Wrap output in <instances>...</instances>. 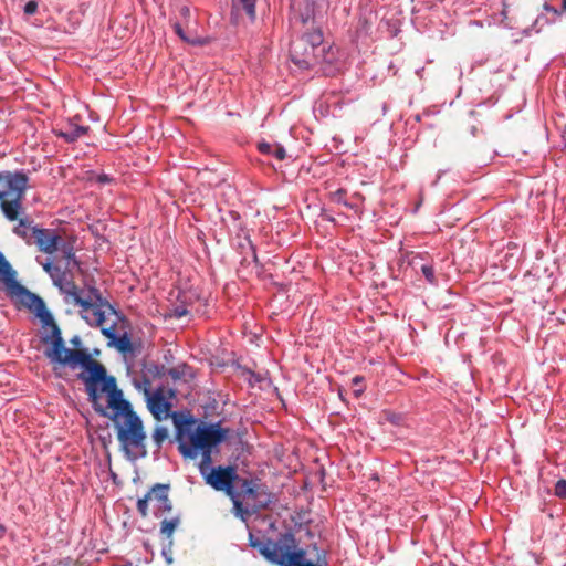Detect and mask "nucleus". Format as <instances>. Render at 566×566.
Listing matches in <instances>:
<instances>
[{"label": "nucleus", "instance_id": "6ab92c4d", "mask_svg": "<svg viewBox=\"0 0 566 566\" xmlns=\"http://www.w3.org/2000/svg\"><path fill=\"white\" fill-rule=\"evenodd\" d=\"M258 150L263 155H272L279 160H283L286 157V151L280 144L272 145L266 142H261L258 144Z\"/></svg>", "mask_w": 566, "mask_h": 566}, {"label": "nucleus", "instance_id": "ddd939ff", "mask_svg": "<svg viewBox=\"0 0 566 566\" xmlns=\"http://www.w3.org/2000/svg\"><path fill=\"white\" fill-rule=\"evenodd\" d=\"M318 51V65L316 72H322L326 76H333L340 71L342 62L338 56V49L322 42Z\"/></svg>", "mask_w": 566, "mask_h": 566}, {"label": "nucleus", "instance_id": "72a5a7b5", "mask_svg": "<svg viewBox=\"0 0 566 566\" xmlns=\"http://www.w3.org/2000/svg\"><path fill=\"white\" fill-rule=\"evenodd\" d=\"M174 31L175 33L185 42L189 43L190 40L187 38L181 24L179 22L174 23Z\"/></svg>", "mask_w": 566, "mask_h": 566}, {"label": "nucleus", "instance_id": "2eb2a0df", "mask_svg": "<svg viewBox=\"0 0 566 566\" xmlns=\"http://www.w3.org/2000/svg\"><path fill=\"white\" fill-rule=\"evenodd\" d=\"M169 489V484L156 483L149 490V493H151L150 501L155 502L154 515L156 517L161 516L164 513H169L172 510V503L168 497Z\"/></svg>", "mask_w": 566, "mask_h": 566}, {"label": "nucleus", "instance_id": "a18cd8bd", "mask_svg": "<svg viewBox=\"0 0 566 566\" xmlns=\"http://www.w3.org/2000/svg\"><path fill=\"white\" fill-rule=\"evenodd\" d=\"M161 368H164L161 366ZM148 371L151 373L154 376L160 374V367L157 364H151V366L148 368Z\"/></svg>", "mask_w": 566, "mask_h": 566}, {"label": "nucleus", "instance_id": "e433bc0d", "mask_svg": "<svg viewBox=\"0 0 566 566\" xmlns=\"http://www.w3.org/2000/svg\"><path fill=\"white\" fill-rule=\"evenodd\" d=\"M102 333L105 337H107L108 339H111L112 342L115 339V337L117 336L116 333L114 332L113 327L111 328H103L102 329Z\"/></svg>", "mask_w": 566, "mask_h": 566}, {"label": "nucleus", "instance_id": "a211bd4d", "mask_svg": "<svg viewBox=\"0 0 566 566\" xmlns=\"http://www.w3.org/2000/svg\"><path fill=\"white\" fill-rule=\"evenodd\" d=\"M33 221L29 218L19 219L18 226L13 228V232L23 239L28 244H32L33 237H31V229L34 228Z\"/></svg>", "mask_w": 566, "mask_h": 566}, {"label": "nucleus", "instance_id": "a19ab883", "mask_svg": "<svg viewBox=\"0 0 566 566\" xmlns=\"http://www.w3.org/2000/svg\"><path fill=\"white\" fill-rule=\"evenodd\" d=\"M352 200L359 202L363 206V202L365 201V197L360 192H354L352 195Z\"/></svg>", "mask_w": 566, "mask_h": 566}, {"label": "nucleus", "instance_id": "412c9836", "mask_svg": "<svg viewBox=\"0 0 566 566\" xmlns=\"http://www.w3.org/2000/svg\"><path fill=\"white\" fill-rule=\"evenodd\" d=\"M63 258L67 261V266L80 268L81 262L76 259L73 244L70 242H63L60 247Z\"/></svg>", "mask_w": 566, "mask_h": 566}, {"label": "nucleus", "instance_id": "dca6fc26", "mask_svg": "<svg viewBox=\"0 0 566 566\" xmlns=\"http://www.w3.org/2000/svg\"><path fill=\"white\" fill-rule=\"evenodd\" d=\"M256 0H231L230 22L238 25L240 22V12L243 11L251 22L256 19Z\"/></svg>", "mask_w": 566, "mask_h": 566}, {"label": "nucleus", "instance_id": "cd10ccee", "mask_svg": "<svg viewBox=\"0 0 566 566\" xmlns=\"http://www.w3.org/2000/svg\"><path fill=\"white\" fill-rule=\"evenodd\" d=\"M346 195H347V190L344 188H339L336 191L329 192L328 198L333 202L340 203V205L345 206V205H347V201H348L346 199Z\"/></svg>", "mask_w": 566, "mask_h": 566}, {"label": "nucleus", "instance_id": "aec40b11", "mask_svg": "<svg viewBox=\"0 0 566 566\" xmlns=\"http://www.w3.org/2000/svg\"><path fill=\"white\" fill-rule=\"evenodd\" d=\"M249 545L253 548H256L259 553L265 557V554L263 553V549L266 548L268 551H277V546L280 545V539L277 542H272L271 539H268L266 543H264L261 538L254 536L252 533L249 534Z\"/></svg>", "mask_w": 566, "mask_h": 566}, {"label": "nucleus", "instance_id": "49530a36", "mask_svg": "<svg viewBox=\"0 0 566 566\" xmlns=\"http://www.w3.org/2000/svg\"><path fill=\"white\" fill-rule=\"evenodd\" d=\"M9 264V262L7 261V259L4 258L3 253L0 252V272L4 269H7L6 266Z\"/></svg>", "mask_w": 566, "mask_h": 566}, {"label": "nucleus", "instance_id": "2f4dec72", "mask_svg": "<svg viewBox=\"0 0 566 566\" xmlns=\"http://www.w3.org/2000/svg\"><path fill=\"white\" fill-rule=\"evenodd\" d=\"M39 3L35 0H30L24 4L23 12L27 15H33L36 13Z\"/></svg>", "mask_w": 566, "mask_h": 566}, {"label": "nucleus", "instance_id": "8fccbe9b", "mask_svg": "<svg viewBox=\"0 0 566 566\" xmlns=\"http://www.w3.org/2000/svg\"><path fill=\"white\" fill-rule=\"evenodd\" d=\"M7 534V527L6 525L0 523V539H2Z\"/></svg>", "mask_w": 566, "mask_h": 566}, {"label": "nucleus", "instance_id": "4c0bfd02", "mask_svg": "<svg viewBox=\"0 0 566 566\" xmlns=\"http://www.w3.org/2000/svg\"><path fill=\"white\" fill-rule=\"evenodd\" d=\"M96 181L98 184H109L113 181V178L106 174H101L97 176Z\"/></svg>", "mask_w": 566, "mask_h": 566}, {"label": "nucleus", "instance_id": "603ef678", "mask_svg": "<svg viewBox=\"0 0 566 566\" xmlns=\"http://www.w3.org/2000/svg\"><path fill=\"white\" fill-rule=\"evenodd\" d=\"M562 11L566 12V0H562Z\"/></svg>", "mask_w": 566, "mask_h": 566}, {"label": "nucleus", "instance_id": "c85d7f7f", "mask_svg": "<svg viewBox=\"0 0 566 566\" xmlns=\"http://www.w3.org/2000/svg\"><path fill=\"white\" fill-rule=\"evenodd\" d=\"M325 102L328 106H333L334 108H342V96L338 93L332 92L327 94Z\"/></svg>", "mask_w": 566, "mask_h": 566}, {"label": "nucleus", "instance_id": "58836bf2", "mask_svg": "<svg viewBox=\"0 0 566 566\" xmlns=\"http://www.w3.org/2000/svg\"><path fill=\"white\" fill-rule=\"evenodd\" d=\"M249 374H250L249 382H250L251 385H253V382H260V381H262V377H261L259 374H256V373H254V371H252V370H249Z\"/></svg>", "mask_w": 566, "mask_h": 566}, {"label": "nucleus", "instance_id": "f8f14e48", "mask_svg": "<svg viewBox=\"0 0 566 566\" xmlns=\"http://www.w3.org/2000/svg\"><path fill=\"white\" fill-rule=\"evenodd\" d=\"M31 237H33L32 244L46 254L55 253L64 242L57 230L50 228L34 227L31 229Z\"/></svg>", "mask_w": 566, "mask_h": 566}, {"label": "nucleus", "instance_id": "473e14b6", "mask_svg": "<svg viewBox=\"0 0 566 566\" xmlns=\"http://www.w3.org/2000/svg\"><path fill=\"white\" fill-rule=\"evenodd\" d=\"M348 209L353 210L355 214L358 217H361L364 208L359 202L356 201H347V205H345Z\"/></svg>", "mask_w": 566, "mask_h": 566}, {"label": "nucleus", "instance_id": "c03bdc74", "mask_svg": "<svg viewBox=\"0 0 566 566\" xmlns=\"http://www.w3.org/2000/svg\"><path fill=\"white\" fill-rule=\"evenodd\" d=\"M321 217L323 220H326L328 222L335 223L336 221L335 218L332 214L327 213L325 210L322 211Z\"/></svg>", "mask_w": 566, "mask_h": 566}, {"label": "nucleus", "instance_id": "f03ea898", "mask_svg": "<svg viewBox=\"0 0 566 566\" xmlns=\"http://www.w3.org/2000/svg\"><path fill=\"white\" fill-rule=\"evenodd\" d=\"M77 379L85 385L88 400L95 411L111 420L133 409L132 403L124 399L123 391L117 388L114 376L107 375L105 366L94 358L77 374Z\"/></svg>", "mask_w": 566, "mask_h": 566}, {"label": "nucleus", "instance_id": "7ed1b4c3", "mask_svg": "<svg viewBox=\"0 0 566 566\" xmlns=\"http://www.w3.org/2000/svg\"><path fill=\"white\" fill-rule=\"evenodd\" d=\"M230 500L235 516L247 521L253 513L269 509L275 496L259 479L241 476Z\"/></svg>", "mask_w": 566, "mask_h": 566}, {"label": "nucleus", "instance_id": "b1692460", "mask_svg": "<svg viewBox=\"0 0 566 566\" xmlns=\"http://www.w3.org/2000/svg\"><path fill=\"white\" fill-rule=\"evenodd\" d=\"M113 344L122 353L130 352L133 348L130 337L126 333L122 336H116Z\"/></svg>", "mask_w": 566, "mask_h": 566}, {"label": "nucleus", "instance_id": "f3484780", "mask_svg": "<svg viewBox=\"0 0 566 566\" xmlns=\"http://www.w3.org/2000/svg\"><path fill=\"white\" fill-rule=\"evenodd\" d=\"M88 132V126L78 125L72 120H69L64 127L53 129V134L56 137L64 139L69 144L77 142L81 137L87 135Z\"/></svg>", "mask_w": 566, "mask_h": 566}, {"label": "nucleus", "instance_id": "7c9ffc66", "mask_svg": "<svg viewBox=\"0 0 566 566\" xmlns=\"http://www.w3.org/2000/svg\"><path fill=\"white\" fill-rule=\"evenodd\" d=\"M554 494L559 499L566 500V480L560 479L556 482L554 488Z\"/></svg>", "mask_w": 566, "mask_h": 566}, {"label": "nucleus", "instance_id": "5701e85b", "mask_svg": "<svg viewBox=\"0 0 566 566\" xmlns=\"http://www.w3.org/2000/svg\"><path fill=\"white\" fill-rule=\"evenodd\" d=\"M33 313L40 318L44 326H51L55 324L52 314L46 310L45 303L39 305V307H36Z\"/></svg>", "mask_w": 566, "mask_h": 566}, {"label": "nucleus", "instance_id": "4468645a", "mask_svg": "<svg viewBox=\"0 0 566 566\" xmlns=\"http://www.w3.org/2000/svg\"><path fill=\"white\" fill-rule=\"evenodd\" d=\"M145 394L148 395L147 407L156 420L160 421L169 416L171 417L174 413H169L171 403L165 398L163 388L156 389L153 395H149L148 389H145Z\"/></svg>", "mask_w": 566, "mask_h": 566}, {"label": "nucleus", "instance_id": "ea45409f", "mask_svg": "<svg viewBox=\"0 0 566 566\" xmlns=\"http://www.w3.org/2000/svg\"><path fill=\"white\" fill-rule=\"evenodd\" d=\"M70 343L75 347L74 349H81L82 339L78 335L73 336Z\"/></svg>", "mask_w": 566, "mask_h": 566}, {"label": "nucleus", "instance_id": "20e7f679", "mask_svg": "<svg viewBox=\"0 0 566 566\" xmlns=\"http://www.w3.org/2000/svg\"><path fill=\"white\" fill-rule=\"evenodd\" d=\"M94 280L91 282H85V291L87 292V297L81 296V291L72 280L64 281L63 277L61 280H55V286L60 289V291L71 296L73 302L81 306L86 314L82 315L83 319L90 326H101L105 321V314L102 311L103 307H107L113 310L111 303L102 295L101 291L95 286Z\"/></svg>", "mask_w": 566, "mask_h": 566}, {"label": "nucleus", "instance_id": "de8ad7c7", "mask_svg": "<svg viewBox=\"0 0 566 566\" xmlns=\"http://www.w3.org/2000/svg\"><path fill=\"white\" fill-rule=\"evenodd\" d=\"M168 374L172 379H179L181 377L180 373L175 368L169 369Z\"/></svg>", "mask_w": 566, "mask_h": 566}, {"label": "nucleus", "instance_id": "f704fd0d", "mask_svg": "<svg viewBox=\"0 0 566 566\" xmlns=\"http://www.w3.org/2000/svg\"><path fill=\"white\" fill-rule=\"evenodd\" d=\"M327 565H328V562H327V557H326V552L322 551L321 553L317 554V566H327Z\"/></svg>", "mask_w": 566, "mask_h": 566}, {"label": "nucleus", "instance_id": "c9c22d12", "mask_svg": "<svg viewBox=\"0 0 566 566\" xmlns=\"http://www.w3.org/2000/svg\"><path fill=\"white\" fill-rule=\"evenodd\" d=\"M543 8H544V10H545L546 12H551V13H553L554 15H560V14L564 12V11H562V10L556 9L555 7H553L552 4H549V3H547V2H546V3H544Z\"/></svg>", "mask_w": 566, "mask_h": 566}, {"label": "nucleus", "instance_id": "423d86ee", "mask_svg": "<svg viewBox=\"0 0 566 566\" xmlns=\"http://www.w3.org/2000/svg\"><path fill=\"white\" fill-rule=\"evenodd\" d=\"M29 178L23 171H0V208L9 221L23 212L22 201Z\"/></svg>", "mask_w": 566, "mask_h": 566}, {"label": "nucleus", "instance_id": "c756f323", "mask_svg": "<svg viewBox=\"0 0 566 566\" xmlns=\"http://www.w3.org/2000/svg\"><path fill=\"white\" fill-rule=\"evenodd\" d=\"M421 272H422L423 276L426 277V280L430 284H434L437 282L436 275H434V269L431 264L421 265Z\"/></svg>", "mask_w": 566, "mask_h": 566}, {"label": "nucleus", "instance_id": "09e8293b", "mask_svg": "<svg viewBox=\"0 0 566 566\" xmlns=\"http://www.w3.org/2000/svg\"><path fill=\"white\" fill-rule=\"evenodd\" d=\"M363 380H364V377H361V376H355V377L353 378V380H352V381H353V385L357 386V385H359L360 382H363Z\"/></svg>", "mask_w": 566, "mask_h": 566}, {"label": "nucleus", "instance_id": "a878e982", "mask_svg": "<svg viewBox=\"0 0 566 566\" xmlns=\"http://www.w3.org/2000/svg\"><path fill=\"white\" fill-rule=\"evenodd\" d=\"M168 438V429L164 426H158L153 432V439L157 448L160 449L164 441Z\"/></svg>", "mask_w": 566, "mask_h": 566}, {"label": "nucleus", "instance_id": "37998d69", "mask_svg": "<svg viewBox=\"0 0 566 566\" xmlns=\"http://www.w3.org/2000/svg\"><path fill=\"white\" fill-rule=\"evenodd\" d=\"M187 314H188V311L185 307H179L178 306V307L175 308V316L178 317V318H180V317H182V316H185Z\"/></svg>", "mask_w": 566, "mask_h": 566}, {"label": "nucleus", "instance_id": "9d476101", "mask_svg": "<svg viewBox=\"0 0 566 566\" xmlns=\"http://www.w3.org/2000/svg\"><path fill=\"white\" fill-rule=\"evenodd\" d=\"M6 268L0 272V281L4 283L11 296H17L21 305L34 312L44 301L15 280L17 273L10 263Z\"/></svg>", "mask_w": 566, "mask_h": 566}, {"label": "nucleus", "instance_id": "3c124183", "mask_svg": "<svg viewBox=\"0 0 566 566\" xmlns=\"http://www.w3.org/2000/svg\"><path fill=\"white\" fill-rule=\"evenodd\" d=\"M163 555L165 556L167 563H171L172 562V558L166 554V552H163Z\"/></svg>", "mask_w": 566, "mask_h": 566}, {"label": "nucleus", "instance_id": "1a4fd4ad", "mask_svg": "<svg viewBox=\"0 0 566 566\" xmlns=\"http://www.w3.org/2000/svg\"><path fill=\"white\" fill-rule=\"evenodd\" d=\"M296 538L293 533L285 532L280 534V545L277 546V551H268L263 549L265 554V558L272 564H276L279 566H317V560L315 563L305 559V551L304 549H295Z\"/></svg>", "mask_w": 566, "mask_h": 566}, {"label": "nucleus", "instance_id": "6e6552de", "mask_svg": "<svg viewBox=\"0 0 566 566\" xmlns=\"http://www.w3.org/2000/svg\"><path fill=\"white\" fill-rule=\"evenodd\" d=\"M323 42V32L316 28L303 33L290 44L291 61L300 70H315L318 65V51Z\"/></svg>", "mask_w": 566, "mask_h": 566}, {"label": "nucleus", "instance_id": "bb28decb", "mask_svg": "<svg viewBox=\"0 0 566 566\" xmlns=\"http://www.w3.org/2000/svg\"><path fill=\"white\" fill-rule=\"evenodd\" d=\"M151 500V493L149 491L137 501V511L142 517L148 516V503Z\"/></svg>", "mask_w": 566, "mask_h": 566}, {"label": "nucleus", "instance_id": "4be33fe9", "mask_svg": "<svg viewBox=\"0 0 566 566\" xmlns=\"http://www.w3.org/2000/svg\"><path fill=\"white\" fill-rule=\"evenodd\" d=\"M180 524V516H175L170 520H163L160 523V534L167 538H170L175 530Z\"/></svg>", "mask_w": 566, "mask_h": 566}, {"label": "nucleus", "instance_id": "9b49d317", "mask_svg": "<svg viewBox=\"0 0 566 566\" xmlns=\"http://www.w3.org/2000/svg\"><path fill=\"white\" fill-rule=\"evenodd\" d=\"M203 478L208 485L213 488L216 491L224 492L231 499L233 497V492L241 476L237 473L235 467L219 465L211 468Z\"/></svg>", "mask_w": 566, "mask_h": 566}, {"label": "nucleus", "instance_id": "39448f33", "mask_svg": "<svg viewBox=\"0 0 566 566\" xmlns=\"http://www.w3.org/2000/svg\"><path fill=\"white\" fill-rule=\"evenodd\" d=\"M117 433V440L122 452L130 461L143 459L147 455V434L140 417L134 409L119 415V418L112 420Z\"/></svg>", "mask_w": 566, "mask_h": 566}, {"label": "nucleus", "instance_id": "0eeeda50", "mask_svg": "<svg viewBox=\"0 0 566 566\" xmlns=\"http://www.w3.org/2000/svg\"><path fill=\"white\" fill-rule=\"evenodd\" d=\"M50 327V335L43 337L42 342L51 345L50 348L45 349L44 354L52 363L75 369L78 366L83 368L93 359L88 349L66 348L61 329L56 323Z\"/></svg>", "mask_w": 566, "mask_h": 566}, {"label": "nucleus", "instance_id": "5fc2aeb1", "mask_svg": "<svg viewBox=\"0 0 566 566\" xmlns=\"http://www.w3.org/2000/svg\"><path fill=\"white\" fill-rule=\"evenodd\" d=\"M307 19H308V18H304V17H302V22L305 24V23L307 22Z\"/></svg>", "mask_w": 566, "mask_h": 566}, {"label": "nucleus", "instance_id": "f257e3e1", "mask_svg": "<svg viewBox=\"0 0 566 566\" xmlns=\"http://www.w3.org/2000/svg\"><path fill=\"white\" fill-rule=\"evenodd\" d=\"M171 419L176 428L179 452L188 459H196L201 452L199 471L205 475L210 471L212 449L224 441L229 429L222 428L220 421L197 423V419L192 415L180 411H174Z\"/></svg>", "mask_w": 566, "mask_h": 566}, {"label": "nucleus", "instance_id": "864d4df0", "mask_svg": "<svg viewBox=\"0 0 566 566\" xmlns=\"http://www.w3.org/2000/svg\"><path fill=\"white\" fill-rule=\"evenodd\" d=\"M363 390H364V389H361V388H360V389H358V390H356V391H355V395H356V396H358L359 394H361V392H363Z\"/></svg>", "mask_w": 566, "mask_h": 566}, {"label": "nucleus", "instance_id": "79ce46f5", "mask_svg": "<svg viewBox=\"0 0 566 566\" xmlns=\"http://www.w3.org/2000/svg\"><path fill=\"white\" fill-rule=\"evenodd\" d=\"M179 13L182 18L185 19H188L190 17V9L189 7L187 6H182L180 9H179Z\"/></svg>", "mask_w": 566, "mask_h": 566}, {"label": "nucleus", "instance_id": "393cba45", "mask_svg": "<svg viewBox=\"0 0 566 566\" xmlns=\"http://www.w3.org/2000/svg\"><path fill=\"white\" fill-rule=\"evenodd\" d=\"M42 266L43 270L51 276L54 284L55 280H61L62 276H64V273L61 271V268L51 261L43 263Z\"/></svg>", "mask_w": 566, "mask_h": 566}]
</instances>
